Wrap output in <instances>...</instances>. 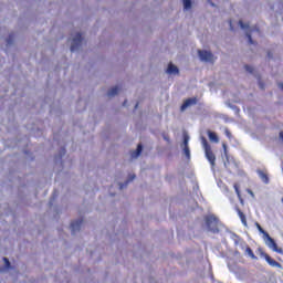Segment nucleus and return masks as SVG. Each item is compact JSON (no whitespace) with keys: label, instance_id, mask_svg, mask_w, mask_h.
<instances>
[{"label":"nucleus","instance_id":"f257e3e1","mask_svg":"<svg viewBox=\"0 0 283 283\" xmlns=\"http://www.w3.org/2000/svg\"><path fill=\"white\" fill-rule=\"evenodd\" d=\"M256 228L263 234L266 247H269V249H272L274 251V253H280L282 255L283 250H282V248L277 247L275 239L271 238L269 232L264 231V229L262 228V226H260V223H256Z\"/></svg>","mask_w":283,"mask_h":283},{"label":"nucleus","instance_id":"f03ea898","mask_svg":"<svg viewBox=\"0 0 283 283\" xmlns=\"http://www.w3.org/2000/svg\"><path fill=\"white\" fill-rule=\"evenodd\" d=\"M205 222L208 231L211 233H220V219L214 214L206 216Z\"/></svg>","mask_w":283,"mask_h":283},{"label":"nucleus","instance_id":"7ed1b4c3","mask_svg":"<svg viewBox=\"0 0 283 283\" xmlns=\"http://www.w3.org/2000/svg\"><path fill=\"white\" fill-rule=\"evenodd\" d=\"M201 145L205 149L206 158L208 163H210L211 167H216V154H213V150L211 149V145H209V142H207L206 137H201Z\"/></svg>","mask_w":283,"mask_h":283},{"label":"nucleus","instance_id":"20e7f679","mask_svg":"<svg viewBox=\"0 0 283 283\" xmlns=\"http://www.w3.org/2000/svg\"><path fill=\"white\" fill-rule=\"evenodd\" d=\"M258 253L261 258H264V260L268 262V264L270 266L280 269V266H282V264H280V262L273 260V258H271V255H269L266 252H264V250L262 248H258Z\"/></svg>","mask_w":283,"mask_h":283},{"label":"nucleus","instance_id":"39448f33","mask_svg":"<svg viewBox=\"0 0 283 283\" xmlns=\"http://www.w3.org/2000/svg\"><path fill=\"white\" fill-rule=\"evenodd\" d=\"M81 43H83V35L81 33H76L72 40L71 52H76V50L81 48Z\"/></svg>","mask_w":283,"mask_h":283},{"label":"nucleus","instance_id":"423d86ee","mask_svg":"<svg viewBox=\"0 0 283 283\" xmlns=\"http://www.w3.org/2000/svg\"><path fill=\"white\" fill-rule=\"evenodd\" d=\"M200 61H203L205 63H213V53L209 51H198Z\"/></svg>","mask_w":283,"mask_h":283},{"label":"nucleus","instance_id":"0eeeda50","mask_svg":"<svg viewBox=\"0 0 283 283\" xmlns=\"http://www.w3.org/2000/svg\"><path fill=\"white\" fill-rule=\"evenodd\" d=\"M197 103H198L197 97L188 98L182 103L180 109H181V112H185V109H187V107H191V105H196Z\"/></svg>","mask_w":283,"mask_h":283},{"label":"nucleus","instance_id":"6e6552de","mask_svg":"<svg viewBox=\"0 0 283 283\" xmlns=\"http://www.w3.org/2000/svg\"><path fill=\"white\" fill-rule=\"evenodd\" d=\"M81 224H83V219L71 222V231L73 234H75L76 231H81Z\"/></svg>","mask_w":283,"mask_h":283},{"label":"nucleus","instance_id":"1a4fd4ad","mask_svg":"<svg viewBox=\"0 0 283 283\" xmlns=\"http://www.w3.org/2000/svg\"><path fill=\"white\" fill-rule=\"evenodd\" d=\"M235 211H237V213H238V216H239L243 227H247L248 226V223H247V216L244 214V212H242V210L239 207H235Z\"/></svg>","mask_w":283,"mask_h":283},{"label":"nucleus","instance_id":"9d476101","mask_svg":"<svg viewBox=\"0 0 283 283\" xmlns=\"http://www.w3.org/2000/svg\"><path fill=\"white\" fill-rule=\"evenodd\" d=\"M143 154V144H138L136 150L130 153L132 158H138Z\"/></svg>","mask_w":283,"mask_h":283},{"label":"nucleus","instance_id":"9b49d317","mask_svg":"<svg viewBox=\"0 0 283 283\" xmlns=\"http://www.w3.org/2000/svg\"><path fill=\"white\" fill-rule=\"evenodd\" d=\"M256 174L261 178L262 182L269 185V175H266V172H264L263 170H258Z\"/></svg>","mask_w":283,"mask_h":283},{"label":"nucleus","instance_id":"f8f14e48","mask_svg":"<svg viewBox=\"0 0 283 283\" xmlns=\"http://www.w3.org/2000/svg\"><path fill=\"white\" fill-rule=\"evenodd\" d=\"M168 74H180V71L178 70V66L170 63L167 69Z\"/></svg>","mask_w":283,"mask_h":283},{"label":"nucleus","instance_id":"ddd939ff","mask_svg":"<svg viewBox=\"0 0 283 283\" xmlns=\"http://www.w3.org/2000/svg\"><path fill=\"white\" fill-rule=\"evenodd\" d=\"M208 138L211 140V143H220V138H218V134L208 130Z\"/></svg>","mask_w":283,"mask_h":283},{"label":"nucleus","instance_id":"4468645a","mask_svg":"<svg viewBox=\"0 0 283 283\" xmlns=\"http://www.w3.org/2000/svg\"><path fill=\"white\" fill-rule=\"evenodd\" d=\"M233 189H234V191H235V193H237L241 205H243L244 203V199H242V193L240 192V185L234 184L233 185Z\"/></svg>","mask_w":283,"mask_h":283},{"label":"nucleus","instance_id":"2eb2a0df","mask_svg":"<svg viewBox=\"0 0 283 283\" xmlns=\"http://www.w3.org/2000/svg\"><path fill=\"white\" fill-rule=\"evenodd\" d=\"M118 92H119L118 86H115V87L111 88V90L107 92V96H116V94H118Z\"/></svg>","mask_w":283,"mask_h":283},{"label":"nucleus","instance_id":"dca6fc26","mask_svg":"<svg viewBox=\"0 0 283 283\" xmlns=\"http://www.w3.org/2000/svg\"><path fill=\"white\" fill-rule=\"evenodd\" d=\"M245 253L252 259V260H258V256L253 253V250L251 248L247 247L245 248Z\"/></svg>","mask_w":283,"mask_h":283},{"label":"nucleus","instance_id":"f3484780","mask_svg":"<svg viewBox=\"0 0 283 283\" xmlns=\"http://www.w3.org/2000/svg\"><path fill=\"white\" fill-rule=\"evenodd\" d=\"M184 154L188 160L191 159V151L189 150V146H184Z\"/></svg>","mask_w":283,"mask_h":283},{"label":"nucleus","instance_id":"a211bd4d","mask_svg":"<svg viewBox=\"0 0 283 283\" xmlns=\"http://www.w3.org/2000/svg\"><path fill=\"white\" fill-rule=\"evenodd\" d=\"M184 9L191 10V0H184Z\"/></svg>","mask_w":283,"mask_h":283},{"label":"nucleus","instance_id":"6ab92c4d","mask_svg":"<svg viewBox=\"0 0 283 283\" xmlns=\"http://www.w3.org/2000/svg\"><path fill=\"white\" fill-rule=\"evenodd\" d=\"M184 147H189V136L184 134Z\"/></svg>","mask_w":283,"mask_h":283},{"label":"nucleus","instance_id":"aec40b11","mask_svg":"<svg viewBox=\"0 0 283 283\" xmlns=\"http://www.w3.org/2000/svg\"><path fill=\"white\" fill-rule=\"evenodd\" d=\"M3 262H4V270L8 271V269H10V260H8V258H3Z\"/></svg>","mask_w":283,"mask_h":283},{"label":"nucleus","instance_id":"412c9836","mask_svg":"<svg viewBox=\"0 0 283 283\" xmlns=\"http://www.w3.org/2000/svg\"><path fill=\"white\" fill-rule=\"evenodd\" d=\"M247 38L250 45H253L255 42L253 41V38L251 36V33H247Z\"/></svg>","mask_w":283,"mask_h":283},{"label":"nucleus","instance_id":"4be33fe9","mask_svg":"<svg viewBox=\"0 0 283 283\" xmlns=\"http://www.w3.org/2000/svg\"><path fill=\"white\" fill-rule=\"evenodd\" d=\"M239 25H240L241 30H247V28H249V25L244 24V22L242 20L239 21Z\"/></svg>","mask_w":283,"mask_h":283},{"label":"nucleus","instance_id":"5701e85b","mask_svg":"<svg viewBox=\"0 0 283 283\" xmlns=\"http://www.w3.org/2000/svg\"><path fill=\"white\" fill-rule=\"evenodd\" d=\"M245 71L249 72L250 74H253V66L251 65H245Z\"/></svg>","mask_w":283,"mask_h":283},{"label":"nucleus","instance_id":"b1692460","mask_svg":"<svg viewBox=\"0 0 283 283\" xmlns=\"http://www.w3.org/2000/svg\"><path fill=\"white\" fill-rule=\"evenodd\" d=\"M224 134L227 138H231V132L229 130V128H226Z\"/></svg>","mask_w":283,"mask_h":283},{"label":"nucleus","instance_id":"393cba45","mask_svg":"<svg viewBox=\"0 0 283 283\" xmlns=\"http://www.w3.org/2000/svg\"><path fill=\"white\" fill-rule=\"evenodd\" d=\"M247 192H248L252 198H255V195L253 193V190L247 189Z\"/></svg>","mask_w":283,"mask_h":283},{"label":"nucleus","instance_id":"a878e982","mask_svg":"<svg viewBox=\"0 0 283 283\" xmlns=\"http://www.w3.org/2000/svg\"><path fill=\"white\" fill-rule=\"evenodd\" d=\"M134 178H136V175H132L130 178H129V180L126 181V182H132V180H134Z\"/></svg>","mask_w":283,"mask_h":283},{"label":"nucleus","instance_id":"bb28decb","mask_svg":"<svg viewBox=\"0 0 283 283\" xmlns=\"http://www.w3.org/2000/svg\"><path fill=\"white\" fill-rule=\"evenodd\" d=\"M230 30H233V22L230 20L229 21Z\"/></svg>","mask_w":283,"mask_h":283},{"label":"nucleus","instance_id":"cd10ccee","mask_svg":"<svg viewBox=\"0 0 283 283\" xmlns=\"http://www.w3.org/2000/svg\"><path fill=\"white\" fill-rule=\"evenodd\" d=\"M222 147H223L224 154H227V144H222Z\"/></svg>","mask_w":283,"mask_h":283},{"label":"nucleus","instance_id":"c85d7f7f","mask_svg":"<svg viewBox=\"0 0 283 283\" xmlns=\"http://www.w3.org/2000/svg\"><path fill=\"white\" fill-rule=\"evenodd\" d=\"M164 140H166L167 143H169V137L167 135H164Z\"/></svg>","mask_w":283,"mask_h":283},{"label":"nucleus","instance_id":"c756f323","mask_svg":"<svg viewBox=\"0 0 283 283\" xmlns=\"http://www.w3.org/2000/svg\"><path fill=\"white\" fill-rule=\"evenodd\" d=\"M259 85H260L261 90H264V83L260 82Z\"/></svg>","mask_w":283,"mask_h":283},{"label":"nucleus","instance_id":"7c9ffc66","mask_svg":"<svg viewBox=\"0 0 283 283\" xmlns=\"http://www.w3.org/2000/svg\"><path fill=\"white\" fill-rule=\"evenodd\" d=\"M62 156H65V148H62Z\"/></svg>","mask_w":283,"mask_h":283},{"label":"nucleus","instance_id":"2f4dec72","mask_svg":"<svg viewBox=\"0 0 283 283\" xmlns=\"http://www.w3.org/2000/svg\"><path fill=\"white\" fill-rule=\"evenodd\" d=\"M12 42H10V40H8V44L10 45Z\"/></svg>","mask_w":283,"mask_h":283},{"label":"nucleus","instance_id":"473e14b6","mask_svg":"<svg viewBox=\"0 0 283 283\" xmlns=\"http://www.w3.org/2000/svg\"><path fill=\"white\" fill-rule=\"evenodd\" d=\"M123 105H127V101H125Z\"/></svg>","mask_w":283,"mask_h":283},{"label":"nucleus","instance_id":"72a5a7b5","mask_svg":"<svg viewBox=\"0 0 283 283\" xmlns=\"http://www.w3.org/2000/svg\"><path fill=\"white\" fill-rule=\"evenodd\" d=\"M138 107V104L135 105V109Z\"/></svg>","mask_w":283,"mask_h":283},{"label":"nucleus","instance_id":"f704fd0d","mask_svg":"<svg viewBox=\"0 0 283 283\" xmlns=\"http://www.w3.org/2000/svg\"><path fill=\"white\" fill-rule=\"evenodd\" d=\"M2 271H3V269L0 268V272H2Z\"/></svg>","mask_w":283,"mask_h":283}]
</instances>
